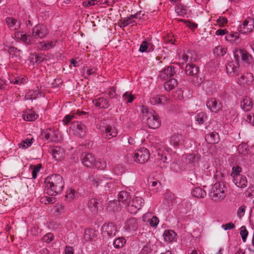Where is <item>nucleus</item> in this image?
<instances>
[{
	"instance_id": "473e14b6",
	"label": "nucleus",
	"mask_w": 254,
	"mask_h": 254,
	"mask_svg": "<svg viewBox=\"0 0 254 254\" xmlns=\"http://www.w3.org/2000/svg\"><path fill=\"white\" fill-rule=\"evenodd\" d=\"M40 94L39 88L37 87L35 89L29 90L25 94V98L26 100H35L39 97Z\"/></svg>"
},
{
	"instance_id": "a18cd8bd",
	"label": "nucleus",
	"mask_w": 254,
	"mask_h": 254,
	"mask_svg": "<svg viewBox=\"0 0 254 254\" xmlns=\"http://www.w3.org/2000/svg\"><path fill=\"white\" fill-rule=\"evenodd\" d=\"M88 206L90 208L94 209H98L101 205V203L99 200L95 197H91L90 198L88 203Z\"/></svg>"
},
{
	"instance_id": "69168bd1",
	"label": "nucleus",
	"mask_w": 254,
	"mask_h": 254,
	"mask_svg": "<svg viewBox=\"0 0 254 254\" xmlns=\"http://www.w3.org/2000/svg\"><path fill=\"white\" fill-rule=\"evenodd\" d=\"M76 195L75 191L72 189H69L67 190L65 196L68 199H72L75 197Z\"/></svg>"
},
{
	"instance_id": "37998d69",
	"label": "nucleus",
	"mask_w": 254,
	"mask_h": 254,
	"mask_svg": "<svg viewBox=\"0 0 254 254\" xmlns=\"http://www.w3.org/2000/svg\"><path fill=\"white\" fill-rule=\"evenodd\" d=\"M126 243V240L123 237H119L115 240L114 247L116 249L122 248Z\"/></svg>"
},
{
	"instance_id": "9d476101",
	"label": "nucleus",
	"mask_w": 254,
	"mask_h": 254,
	"mask_svg": "<svg viewBox=\"0 0 254 254\" xmlns=\"http://www.w3.org/2000/svg\"><path fill=\"white\" fill-rule=\"evenodd\" d=\"M48 32L46 26L42 24L36 25L32 30V36L35 38H43L47 35Z\"/></svg>"
},
{
	"instance_id": "0e129e2a",
	"label": "nucleus",
	"mask_w": 254,
	"mask_h": 254,
	"mask_svg": "<svg viewBox=\"0 0 254 254\" xmlns=\"http://www.w3.org/2000/svg\"><path fill=\"white\" fill-rule=\"evenodd\" d=\"M240 235L242 237V240L244 242H245L248 235V232L246 229V227L242 226L241 228Z\"/></svg>"
},
{
	"instance_id": "ddd939ff",
	"label": "nucleus",
	"mask_w": 254,
	"mask_h": 254,
	"mask_svg": "<svg viewBox=\"0 0 254 254\" xmlns=\"http://www.w3.org/2000/svg\"><path fill=\"white\" fill-rule=\"evenodd\" d=\"M234 56L235 60L239 62L242 61L249 63L252 60V56L246 50L244 49H237L235 51Z\"/></svg>"
},
{
	"instance_id": "f8f14e48",
	"label": "nucleus",
	"mask_w": 254,
	"mask_h": 254,
	"mask_svg": "<svg viewBox=\"0 0 254 254\" xmlns=\"http://www.w3.org/2000/svg\"><path fill=\"white\" fill-rule=\"evenodd\" d=\"M70 128L73 133L79 137H83L86 133V128L85 125L79 122H74L72 123Z\"/></svg>"
},
{
	"instance_id": "de8ad7c7",
	"label": "nucleus",
	"mask_w": 254,
	"mask_h": 254,
	"mask_svg": "<svg viewBox=\"0 0 254 254\" xmlns=\"http://www.w3.org/2000/svg\"><path fill=\"white\" fill-rule=\"evenodd\" d=\"M28 80L27 78L26 77H17L14 78L10 79V82L14 84L21 85L27 82Z\"/></svg>"
},
{
	"instance_id": "774afa93",
	"label": "nucleus",
	"mask_w": 254,
	"mask_h": 254,
	"mask_svg": "<svg viewBox=\"0 0 254 254\" xmlns=\"http://www.w3.org/2000/svg\"><path fill=\"white\" fill-rule=\"evenodd\" d=\"M246 207L245 205L241 206L238 209L237 213L239 218H242L245 215Z\"/></svg>"
},
{
	"instance_id": "a878e982",
	"label": "nucleus",
	"mask_w": 254,
	"mask_h": 254,
	"mask_svg": "<svg viewBox=\"0 0 254 254\" xmlns=\"http://www.w3.org/2000/svg\"><path fill=\"white\" fill-rule=\"evenodd\" d=\"M240 38L239 33L237 32H229L227 34V35L225 36V39L226 41L230 42L233 44L237 43V41Z\"/></svg>"
},
{
	"instance_id": "423d86ee",
	"label": "nucleus",
	"mask_w": 254,
	"mask_h": 254,
	"mask_svg": "<svg viewBox=\"0 0 254 254\" xmlns=\"http://www.w3.org/2000/svg\"><path fill=\"white\" fill-rule=\"evenodd\" d=\"M144 203V199L139 196H135L130 200L127 206L128 211L131 214H135L141 209Z\"/></svg>"
},
{
	"instance_id": "79ce46f5",
	"label": "nucleus",
	"mask_w": 254,
	"mask_h": 254,
	"mask_svg": "<svg viewBox=\"0 0 254 254\" xmlns=\"http://www.w3.org/2000/svg\"><path fill=\"white\" fill-rule=\"evenodd\" d=\"M51 153L53 158L58 160L62 157L63 152L60 147L57 146L52 149Z\"/></svg>"
},
{
	"instance_id": "4d7b16f0",
	"label": "nucleus",
	"mask_w": 254,
	"mask_h": 254,
	"mask_svg": "<svg viewBox=\"0 0 254 254\" xmlns=\"http://www.w3.org/2000/svg\"><path fill=\"white\" fill-rule=\"evenodd\" d=\"M113 172L116 175H121L124 173V167L122 165H116L113 169Z\"/></svg>"
},
{
	"instance_id": "e433bc0d",
	"label": "nucleus",
	"mask_w": 254,
	"mask_h": 254,
	"mask_svg": "<svg viewBox=\"0 0 254 254\" xmlns=\"http://www.w3.org/2000/svg\"><path fill=\"white\" fill-rule=\"evenodd\" d=\"M23 116L25 121L29 122L35 121L38 117V115L32 110L27 111L24 114H23Z\"/></svg>"
},
{
	"instance_id": "603ef678",
	"label": "nucleus",
	"mask_w": 254,
	"mask_h": 254,
	"mask_svg": "<svg viewBox=\"0 0 254 254\" xmlns=\"http://www.w3.org/2000/svg\"><path fill=\"white\" fill-rule=\"evenodd\" d=\"M34 140V139L33 138H31V139H26L22 141L19 144V146L20 148H22V149H26L31 146Z\"/></svg>"
},
{
	"instance_id": "b1692460",
	"label": "nucleus",
	"mask_w": 254,
	"mask_h": 254,
	"mask_svg": "<svg viewBox=\"0 0 254 254\" xmlns=\"http://www.w3.org/2000/svg\"><path fill=\"white\" fill-rule=\"evenodd\" d=\"M93 104L97 107L106 109L109 107V101L103 97H98L93 100Z\"/></svg>"
},
{
	"instance_id": "f03ea898",
	"label": "nucleus",
	"mask_w": 254,
	"mask_h": 254,
	"mask_svg": "<svg viewBox=\"0 0 254 254\" xmlns=\"http://www.w3.org/2000/svg\"><path fill=\"white\" fill-rule=\"evenodd\" d=\"M141 118L143 123L150 128H157L161 125V120L158 114L146 106H141Z\"/></svg>"
},
{
	"instance_id": "09e8293b",
	"label": "nucleus",
	"mask_w": 254,
	"mask_h": 254,
	"mask_svg": "<svg viewBox=\"0 0 254 254\" xmlns=\"http://www.w3.org/2000/svg\"><path fill=\"white\" fill-rule=\"evenodd\" d=\"M41 164H38L30 167V170L31 171L33 179H35L36 178L38 173L41 169Z\"/></svg>"
},
{
	"instance_id": "7c9ffc66",
	"label": "nucleus",
	"mask_w": 254,
	"mask_h": 254,
	"mask_svg": "<svg viewBox=\"0 0 254 254\" xmlns=\"http://www.w3.org/2000/svg\"><path fill=\"white\" fill-rule=\"evenodd\" d=\"M163 236L164 241L166 242H172L176 240V234L173 230H165Z\"/></svg>"
},
{
	"instance_id": "a211bd4d",
	"label": "nucleus",
	"mask_w": 254,
	"mask_h": 254,
	"mask_svg": "<svg viewBox=\"0 0 254 254\" xmlns=\"http://www.w3.org/2000/svg\"><path fill=\"white\" fill-rule=\"evenodd\" d=\"M137 228L138 222L135 218H127L124 226V229L128 233L136 230Z\"/></svg>"
},
{
	"instance_id": "49530a36",
	"label": "nucleus",
	"mask_w": 254,
	"mask_h": 254,
	"mask_svg": "<svg viewBox=\"0 0 254 254\" xmlns=\"http://www.w3.org/2000/svg\"><path fill=\"white\" fill-rule=\"evenodd\" d=\"M237 150L240 154L246 155L249 152V149L247 143H242L238 145Z\"/></svg>"
},
{
	"instance_id": "412c9836",
	"label": "nucleus",
	"mask_w": 254,
	"mask_h": 254,
	"mask_svg": "<svg viewBox=\"0 0 254 254\" xmlns=\"http://www.w3.org/2000/svg\"><path fill=\"white\" fill-rule=\"evenodd\" d=\"M233 182L239 188H245L248 184L247 178L243 175H238V176L233 178Z\"/></svg>"
},
{
	"instance_id": "0eeeda50",
	"label": "nucleus",
	"mask_w": 254,
	"mask_h": 254,
	"mask_svg": "<svg viewBox=\"0 0 254 254\" xmlns=\"http://www.w3.org/2000/svg\"><path fill=\"white\" fill-rule=\"evenodd\" d=\"M150 157V154L147 149L142 148L136 151L133 158L134 161L138 163H144L148 161Z\"/></svg>"
},
{
	"instance_id": "864d4df0",
	"label": "nucleus",
	"mask_w": 254,
	"mask_h": 254,
	"mask_svg": "<svg viewBox=\"0 0 254 254\" xmlns=\"http://www.w3.org/2000/svg\"><path fill=\"white\" fill-rule=\"evenodd\" d=\"M56 201L55 197L44 196L41 197L40 202L45 204L54 203Z\"/></svg>"
},
{
	"instance_id": "1a4fd4ad",
	"label": "nucleus",
	"mask_w": 254,
	"mask_h": 254,
	"mask_svg": "<svg viewBox=\"0 0 254 254\" xmlns=\"http://www.w3.org/2000/svg\"><path fill=\"white\" fill-rule=\"evenodd\" d=\"M239 62L236 60L228 61L226 64V71L231 76L238 75L239 72Z\"/></svg>"
},
{
	"instance_id": "7ed1b4c3",
	"label": "nucleus",
	"mask_w": 254,
	"mask_h": 254,
	"mask_svg": "<svg viewBox=\"0 0 254 254\" xmlns=\"http://www.w3.org/2000/svg\"><path fill=\"white\" fill-rule=\"evenodd\" d=\"M226 188L223 183H216L213 186L210 193L212 200L215 202H221L226 196Z\"/></svg>"
},
{
	"instance_id": "f704fd0d",
	"label": "nucleus",
	"mask_w": 254,
	"mask_h": 254,
	"mask_svg": "<svg viewBox=\"0 0 254 254\" xmlns=\"http://www.w3.org/2000/svg\"><path fill=\"white\" fill-rule=\"evenodd\" d=\"M85 114L86 113L84 112L77 111L71 112L69 115L65 116L64 118L63 121L65 125L68 123L69 122H70L73 119L77 118L78 116H80L81 115Z\"/></svg>"
},
{
	"instance_id": "bb28decb",
	"label": "nucleus",
	"mask_w": 254,
	"mask_h": 254,
	"mask_svg": "<svg viewBox=\"0 0 254 254\" xmlns=\"http://www.w3.org/2000/svg\"><path fill=\"white\" fill-rule=\"evenodd\" d=\"M205 139L209 144H215L219 141V134L216 132H210L205 135Z\"/></svg>"
},
{
	"instance_id": "20e7f679",
	"label": "nucleus",
	"mask_w": 254,
	"mask_h": 254,
	"mask_svg": "<svg viewBox=\"0 0 254 254\" xmlns=\"http://www.w3.org/2000/svg\"><path fill=\"white\" fill-rule=\"evenodd\" d=\"M99 129L102 136L107 139L116 137L118 134L117 128L111 125L108 124L105 121H102L99 124Z\"/></svg>"
},
{
	"instance_id": "ea45409f",
	"label": "nucleus",
	"mask_w": 254,
	"mask_h": 254,
	"mask_svg": "<svg viewBox=\"0 0 254 254\" xmlns=\"http://www.w3.org/2000/svg\"><path fill=\"white\" fill-rule=\"evenodd\" d=\"M178 83L176 79L171 78L164 83V87L165 90L170 91L177 86Z\"/></svg>"
},
{
	"instance_id": "5701e85b",
	"label": "nucleus",
	"mask_w": 254,
	"mask_h": 254,
	"mask_svg": "<svg viewBox=\"0 0 254 254\" xmlns=\"http://www.w3.org/2000/svg\"><path fill=\"white\" fill-rule=\"evenodd\" d=\"M56 41H42L37 43V47L41 50H48L56 45Z\"/></svg>"
},
{
	"instance_id": "c9c22d12",
	"label": "nucleus",
	"mask_w": 254,
	"mask_h": 254,
	"mask_svg": "<svg viewBox=\"0 0 254 254\" xmlns=\"http://www.w3.org/2000/svg\"><path fill=\"white\" fill-rule=\"evenodd\" d=\"M192 195L197 198H204L206 195V191L201 188L196 187L191 191Z\"/></svg>"
},
{
	"instance_id": "c03bdc74",
	"label": "nucleus",
	"mask_w": 254,
	"mask_h": 254,
	"mask_svg": "<svg viewBox=\"0 0 254 254\" xmlns=\"http://www.w3.org/2000/svg\"><path fill=\"white\" fill-rule=\"evenodd\" d=\"M195 121L198 124H203L207 120V116L205 113L200 112L197 114L195 117Z\"/></svg>"
},
{
	"instance_id": "c85d7f7f",
	"label": "nucleus",
	"mask_w": 254,
	"mask_h": 254,
	"mask_svg": "<svg viewBox=\"0 0 254 254\" xmlns=\"http://www.w3.org/2000/svg\"><path fill=\"white\" fill-rule=\"evenodd\" d=\"M198 71L199 68L193 64H187L186 66L185 72L189 76H194Z\"/></svg>"
},
{
	"instance_id": "2eb2a0df",
	"label": "nucleus",
	"mask_w": 254,
	"mask_h": 254,
	"mask_svg": "<svg viewBox=\"0 0 254 254\" xmlns=\"http://www.w3.org/2000/svg\"><path fill=\"white\" fill-rule=\"evenodd\" d=\"M80 159L82 164L84 166L91 167L94 166L95 163L96 158L92 154L84 152L82 154Z\"/></svg>"
},
{
	"instance_id": "338daca9",
	"label": "nucleus",
	"mask_w": 254,
	"mask_h": 254,
	"mask_svg": "<svg viewBox=\"0 0 254 254\" xmlns=\"http://www.w3.org/2000/svg\"><path fill=\"white\" fill-rule=\"evenodd\" d=\"M53 239L54 235L51 233H47L42 237V240L47 243H49L52 242Z\"/></svg>"
},
{
	"instance_id": "aec40b11",
	"label": "nucleus",
	"mask_w": 254,
	"mask_h": 254,
	"mask_svg": "<svg viewBox=\"0 0 254 254\" xmlns=\"http://www.w3.org/2000/svg\"><path fill=\"white\" fill-rule=\"evenodd\" d=\"M130 195L129 192L121 191L118 194V200L120 206H127L130 201Z\"/></svg>"
},
{
	"instance_id": "dca6fc26",
	"label": "nucleus",
	"mask_w": 254,
	"mask_h": 254,
	"mask_svg": "<svg viewBox=\"0 0 254 254\" xmlns=\"http://www.w3.org/2000/svg\"><path fill=\"white\" fill-rule=\"evenodd\" d=\"M42 136L48 141L56 142L58 140V131L55 129L49 128L43 130Z\"/></svg>"
},
{
	"instance_id": "f257e3e1",
	"label": "nucleus",
	"mask_w": 254,
	"mask_h": 254,
	"mask_svg": "<svg viewBox=\"0 0 254 254\" xmlns=\"http://www.w3.org/2000/svg\"><path fill=\"white\" fill-rule=\"evenodd\" d=\"M64 184L61 175H52L47 177L45 180V190L49 195H56L63 190Z\"/></svg>"
},
{
	"instance_id": "2f4dec72",
	"label": "nucleus",
	"mask_w": 254,
	"mask_h": 254,
	"mask_svg": "<svg viewBox=\"0 0 254 254\" xmlns=\"http://www.w3.org/2000/svg\"><path fill=\"white\" fill-rule=\"evenodd\" d=\"M184 158L188 163L195 165L198 163L199 156L195 154H187L184 155Z\"/></svg>"
},
{
	"instance_id": "6e6552de",
	"label": "nucleus",
	"mask_w": 254,
	"mask_h": 254,
	"mask_svg": "<svg viewBox=\"0 0 254 254\" xmlns=\"http://www.w3.org/2000/svg\"><path fill=\"white\" fill-rule=\"evenodd\" d=\"M117 228L113 223L104 224L101 228V234L104 238H109L116 235Z\"/></svg>"
},
{
	"instance_id": "9b49d317",
	"label": "nucleus",
	"mask_w": 254,
	"mask_h": 254,
	"mask_svg": "<svg viewBox=\"0 0 254 254\" xmlns=\"http://www.w3.org/2000/svg\"><path fill=\"white\" fill-rule=\"evenodd\" d=\"M207 108L214 113H218L222 109V103L218 99L211 98L208 99L206 103Z\"/></svg>"
},
{
	"instance_id": "393cba45",
	"label": "nucleus",
	"mask_w": 254,
	"mask_h": 254,
	"mask_svg": "<svg viewBox=\"0 0 254 254\" xmlns=\"http://www.w3.org/2000/svg\"><path fill=\"white\" fill-rule=\"evenodd\" d=\"M182 60L186 62L188 61L190 62L195 61L197 59V55L194 51L188 50L182 55Z\"/></svg>"
},
{
	"instance_id": "4c0bfd02",
	"label": "nucleus",
	"mask_w": 254,
	"mask_h": 254,
	"mask_svg": "<svg viewBox=\"0 0 254 254\" xmlns=\"http://www.w3.org/2000/svg\"><path fill=\"white\" fill-rule=\"evenodd\" d=\"M243 110L245 111L250 110L253 107V103L251 98L246 97L241 104Z\"/></svg>"
},
{
	"instance_id": "13d9d810",
	"label": "nucleus",
	"mask_w": 254,
	"mask_h": 254,
	"mask_svg": "<svg viewBox=\"0 0 254 254\" xmlns=\"http://www.w3.org/2000/svg\"><path fill=\"white\" fill-rule=\"evenodd\" d=\"M193 76L192 82L194 85L198 86L203 82L204 79L202 75H199V74H196Z\"/></svg>"
},
{
	"instance_id": "72a5a7b5",
	"label": "nucleus",
	"mask_w": 254,
	"mask_h": 254,
	"mask_svg": "<svg viewBox=\"0 0 254 254\" xmlns=\"http://www.w3.org/2000/svg\"><path fill=\"white\" fill-rule=\"evenodd\" d=\"M6 23L8 27L12 30H16L20 28V23L16 19L12 17L6 19Z\"/></svg>"
},
{
	"instance_id": "39448f33",
	"label": "nucleus",
	"mask_w": 254,
	"mask_h": 254,
	"mask_svg": "<svg viewBox=\"0 0 254 254\" xmlns=\"http://www.w3.org/2000/svg\"><path fill=\"white\" fill-rule=\"evenodd\" d=\"M237 30L239 33L247 34L252 33L254 30V19L248 17L238 26Z\"/></svg>"
},
{
	"instance_id": "bf43d9fd",
	"label": "nucleus",
	"mask_w": 254,
	"mask_h": 254,
	"mask_svg": "<svg viewBox=\"0 0 254 254\" xmlns=\"http://www.w3.org/2000/svg\"><path fill=\"white\" fill-rule=\"evenodd\" d=\"M111 181L106 183V185H105V189L104 190L106 191H112L116 187V182L115 181L113 180L112 179L111 180Z\"/></svg>"
},
{
	"instance_id": "c756f323",
	"label": "nucleus",
	"mask_w": 254,
	"mask_h": 254,
	"mask_svg": "<svg viewBox=\"0 0 254 254\" xmlns=\"http://www.w3.org/2000/svg\"><path fill=\"white\" fill-rule=\"evenodd\" d=\"M154 49V45L146 41H144L141 44L139 51L141 53L152 52Z\"/></svg>"
},
{
	"instance_id": "e2e57ef3",
	"label": "nucleus",
	"mask_w": 254,
	"mask_h": 254,
	"mask_svg": "<svg viewBox=\"0 0 254 254\" xmlns=\"http://www.w3.org/2000/svg\"><path fill=\"white\" fill-rule=\"evenodd\" d=\"M136 23L134 18H131L130 15L127 17L125 19L123 20L122 22V25L123 27L127 26L128 25L131 24L132 25H134Z\"/></svg>"
},
{
	"instance_id": "3c124183",
	"label": "nucleus",
	"mask_w": 254,
	"mask_h": 254,
	"mask_svg": "<svg viewBox=\"0 0 254 254\" xmlns=\"http://www.w3.org/2000/svg\"><path fill=\"white\" fill-rule=\"evenodd\" d=\"M179 21H182L185 23L186 26L188 27L189 29H190L191 31L195 30L197 26V24L195 23H193L190 21L187 20L183 19H181L179 20Z\"/></svg>"
},
{
	"instance_id": "8fccbe9b",
	"label": "nucleus",
	"mask_w": 254,
	"mask_h": 254,
	"mask_svg": "<svg viewBox=\"0 0 254 254\" xmlns=\"http://www.w3.org/2000/svg\"><path fill=\"white\" fill-rule=\"evenodd\" d=\"M94 166L99 170H103L107 167V163L103 159L95 160Z\"/></svg>"
},
{
	"instance_id": "6e6d98bb",
	"label": "nucleus",
	"mask_w": 254,
	"mask_h": 254,
	"mask_svg": "<svg viewBox=\"0 0 254 254\" xmlns=\"http://www.w3.org/2000/svg\"><path fill=\"white\" fill-rule=\"evenodd\" d=\"M9 53L12 56L20 59L21 58V51L20 50L17 49L16 48L11 47L9 49Z\"/></svg>"
},
{
	"instance_id": "a19ab883",
	"label": "nucleus",
	"mask_w": 254,
	"mask_h": 254,
	"mask_svg": "<svg viewBox=\"0 0 254 254\" xmlns=\"http://www.w3.org/2000/svg\"><path fill=\"white\" fill-rule=\"evenodd\" d=\"M227 49L222 46H218L213 50V53L215 56L217 57H223L227 53Z\"/></svg>"
},
{
	"instance_id": "4468645a",
	"label": "nucleus",
	"mask_w": 254,
	"mask_h": 254,
	"mask_svg": "<svg viewBox=\"0 0 254 254\" xmlns=\"http://www.w3.org/2000/svg\"><path fill=\"white\" fill-rule=\"evenodd\" d=\"M254 80L253 74L251 72H246L236 78L238 84L242 86L251 84Z\"/></svg>"
},
{
	"instance_id": "6ab92c4d",
	"label": "nucleus",
	"mask_w": 254,
	"mask_h": 254,
	"mask_svg": "<svg viewBox=\"0 0 254 254\" xmlns=\"http://www.w3.org/2000/svg\"><path fill=\"white\" fill-rule=\"evenodd\" d=\"M108 180H112V178L107 175H96L93 180V184L96 187L99 186L105 187Z\"/></svg>"
},
{
	"instance_id": "58836bf2",
	"label": "nucleus",
	"mask_w": 254,
	"mask_h": 254,
	"mask_svg": "<svg viewBox=\"0 0 254 254\" xmlns=\"http://www.w3.org/2000/svg\"><path fill=\"white\" fill-rule=\"evenodd\" d=\"M16 37L22 41L26 44H29L31 43V36L24 34L23 32H18Z\"/></svg>"
},
{
	"instance_id": "cd10ccee",
	"label": "nucleus",
	"mask_w": 254,
	"mask_h": 254,
	"mask_svg": "<svg viewBox=\"0 0 254 254\" xmlns=\"http://www.w3.org/2000/svg\"><path fill=\"white\" fill-rule=\"evenodd\" d=\"M97 236L96 231L92 229H88L85 231L83 240L85 242H91Z\"/></svg>"
},
{
	"instance_id": "680f3d73",
	"label": "nucleus",
	"mask_w": 254,
	"mask_h": 254,
	"mask_svg": "<svg viewBox=\"0 0 254 254\" xmlns=\"http://www.w3.org/2000/svg\"><path fill=\"white\" fill-rule=\"evenodd\" d=\"M134 97L130 93L126 92L123 95V99L127 103H131Z\"/></svg>"
},
{
	"instance_id": "4be33fe9",
	"label": "nucleus",
	"mask_w": 254,
	"mask_h": 254,
	"mask_svg": "<svg viewBox=\"0 0 254 254\" xmlns=\"http://www.w3.org/2000/svg\"><path fill=\"white\" fill-rule=\"evenodd\" d=\"M174 67L170 66L161 71L159 76L162 79H167L168 78L172 77L174 75Z\"/></svg>"
},
{
	"instance_id": "5fc2aeb1",
	"label": "nucleus",
	"mask_w": 254,
	"mask_h": 254,
	"mask_svg": "<svg viewBox=\"0 0 254 254\" xmlns=\"http://www.w3.org/2000/svg\"><path fill=\"white\" fill-rule=\"evenodd\" d=\"M165 98L163 96L160 97L158 96H153L150 99V102L152 105L162 104H164L163 100H164Z\"/></svg>"
},
{
	"instance_id": "f3484780",
	"label": "nucleus",
	"mask_w": 254,
	"mask_h": 254,
	"mask_svg": "<svg viewBox=\"0 0 254 254\" xmlns=\"http://www.w3.org/2000/svg\"><path fill=\"white\" fill-rule=\"evenodd\" d=\"M185 139L183 136L178 133H174L170 139V143L175 148H181L184 145Z\"/></svg>"
},
{
	"instance_id": "052dcab7",
	"label": "nucleus",
	"mask_w": 254,
	"mask_h": 254,
	"mask_svg": "<svg viewBox=\"0 0 254 254\" xmlns=\"http://www.w3.org/2000/svg\"><path fill=\"white\" fill-rule=\"evenodd\" d=\"M242 168L240 166H234L232 168V171L231 173V176L233 178L238 175H242L241 173L242 172Z\"/></svg>"
}]
</instances>
